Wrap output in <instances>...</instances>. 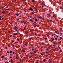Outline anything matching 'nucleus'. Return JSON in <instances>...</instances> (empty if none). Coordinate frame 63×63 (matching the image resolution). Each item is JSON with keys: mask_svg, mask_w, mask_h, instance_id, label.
I'll list each match as a JSON object with an SVG mask.
<instances>
[{"mask_svg": "<svg viewBox=\"0 0 63 63\" xmlns=\"http://www.w3.org/2000/svg\"><path fill=\"white\" fill-rule=\"evenodd\" d=\"M12 43H13V42H14V40H13L12 41Z\"/></svg>", "mask_w": 63, "mask_h": 63, "instance_id": "nucleus-43", "label": "nucleus"}, {"mask_svg": "<svg viewBox=\"0 0 63 63\" xmlns=\"http://www.w3.org/2000/svg\"><path fill=\"white\" fill-rule=\"evenodd\" d=\"M10 13H9V14L8 15V16H10Z\"/></svg>", "mask_w": 63, "mask_h": 63, "instance_id": "nucleus-39", "label": "nucleus"}, {"mask_svg": "<svg viewBox=\"0 0 63 63\" xmlns=\"http://www.w3.org/2000/svg\"><path fill=\"white\" fill-rule=\"evenodd\" d=\"M56 48H55V49H54V50H56Z\"/></svg>", "mask_w": 63, "mask_h": 63, "instance_id": "nucleus-46", "label": "nucleus"}, {"mask_svg": "<svg viewBox=\"0 0 63 63\" xmlns=\"http://www.w3.org/2000/svg\"><path fill=\"white\" fill-rule=\"evenodd\" d=\"M60 40H61V39H62V37H60Z\"/></svg>", "mask_w": 63, "mask_h": 63, "instance_id": "nucleus-20", "label": "nucleus"}, {"mask_svg": "<svg viewBox=\"0 0 63 63\" xmlns=\"http://www.w3.org/2000/svg\"><path fill=\"white\" fill-rule=\"evenodd\" d=\"M23 47H25V46L23 45Z\"/></svg>", "mask_w": 63, "mask_h": 63, "instance_id": "nucleus-60", "label": "nucleus"}, {"mask_svg": "<svg viewBox=\"0 0 63 63\" xmlns=\"http://www.w3.org/2000/svg\"><path fill=\"white\" fill-rule=\"evenodd\" d=\"M6 10H7V11H9V10H10V9H6Z\"/></svg>", "mask_w": 63, "mask_h": 63, "instance_id": "nucleus-23", "label": "nucleus"}, {"mask_svg": "<svg viewBox=\"0 0 63 63\" xmlns=\"http://www.w3.org/2000/svg\"><path fill=\"white\" fill-rule=\"evenodd\" d=\"M47 51H48V48H47Z\"/></svg>", "mask_w": 63, "mask_h": 63, "instance_id": "nucleus-40", "label": "nucleus"}, {"mask_svg": "<svg viewBox=\"0 0 63 63\" xmlns=\"http://www.w3.org/2000/svg\"><path fill=\"white\" fill-rule=\"evenodd\" d=\"M32 15L34 14V13H33V12L32 13Z\"/></svg>", "mask_w": 63, "mask_h": 63, "instance_id": "nucleus-51", "label": "nucleus"}, {"mask_svg": "<svg viewBox=\"0 0 63 63\" xmlns=\"http://www.w3.org/2000/svg\"><path fill=\"white\" fill-rule=\"evenodd\" d=\"M29 10H30V11H33V9L31 8H29Z\"/></svg>", "mask_w": 63, "mask_h": 63, "instance_id": "nucleus-3", "label": "nucleus"}, {"mask_svg": "<svg viewBox=\"0 0 63 63\" xmlns=\"http://www.w3.org/2000/svg\"><path fill=\"white\" fill-rule=\"evenodd\" d=\"M50 21V20H48V21Z\"/></svg>", "mask_w": 63, "mask_h": 63, "instance_id": "nucleus-63", "label": "nucleus"}, {"mask_svg": "<svg viewBox=\"0 0 63 63\" xmlns=\"http://www.w3.org/2000/svg\"><path fill=\"white\" fill-rule=\"evenodd\" d=\"M12 37V35H11L10 36V37Z\"/></svg>", "mask_w": 63, "mask_h": 63, "instance_id": "nucleus-34", "label": "nucleus"}, {"mask_svg": "<svg viewBox=\"0 0 63 63\" xmlns=\"http://www.w3.org/2000/svg\"><path fill=\"white\" fill-rule=\"evenodd\" d=\"M19 15V14H16V16H18Z\"/></svg>", "mask_w": 63, "mask_h": 63, "instance_id": "nucleus-12", "label": "nucleus"}, {"mask_svg": "<svg viewBox=\"0 0 63 63\" xmlns=\"http://www.w3.org/2000/svg\"><path fill=\"white\" fill-rule=\"evenodd\" d=\"M31 39H32V38H29L28 39V40H29L30 41V40H31Z\"/></svg>", "mask_w": 63, "mask_h": 63, "instance_id": "nucleus-5", "label": "nucleus"}, {"mask_svg": "<svg viewBox=\"0 0 63 63\" xmlns=\"http://www.w3.org/2000/svg\"><path fill=\"white\" fill-rule=\"evenodd\" d=\"M38 17V18H42V16Z\"/></svg>", "mask_w": 63, "mask_h": 63, "instance_id": "nucleus-13", "label": "nucleus"}, {"mask_svg": "<svg viewBox=\"0 0 63 63\" xmlns=\"http://www.w3.org/2000/svg\"><path fill=\"white\" fill-rule=\"evenodd\" d=\"M45 61H46V59H44V60H43V61H44V62H45Z\"/></svg>", "mask_w": 63, "mask_h": 63, "instance_id": "nucleus-16", "label": "nucleus"}, {"mask_svg": "<svg viewBox=\"0 0 63 63\" xmlns=\"http://www.w3.org/2000/svg\"><path fill=\"white\" fill-rule=\"evenodd\" d=\"M22 51L23 52H25V50H22Z\"/></svg>", "mask_w": 63, "mask_h": 63, "instance_id": "nucleus-29", "label": "nucleus"}, {"mask_svg": "<svg viewBox=\"0 0 63 63\" xmlns=\"http://www.w3.org/2000/svg\"><path fill=\"white\" fill-rule=\"evenodd\" d=\"M47 37H49V35H48V34L47 35Z\"/></svg>", "mask_w": 63, "mask_h": 63, "instance_id": "nucleus-58", "label": "nucleus"}, {"mask_svg": "<svg viewBox=\"0 0 63 63\" xmlns=\"http://www.w3.org/2000/svg\"><path fill=\"white\" fill-rule=\"evenodd\" d=\"M34 49H32V51H33V50H34Z\"/></svg>", "mask_w": 63, "mask_h": 63, "instance_id": "nucleus-61", "label": "nucleus"}, {"mask_svg": "<svg viewBox=\"0 0 63 63\" xmlns=\"http://www.w3.org/2000/svg\"><path fill=\"white\" fill-rule=\"evenodd\" d=\"M32 55H31L29 57V58H31L32 57Z\"/></svg>", "mask_w": 63, "mask_h": 63, "instance_id": "nucleus-9", "label": "nucleus"}, {"mask_svg": "<svg viewBox=\"0 0 63 63\" xmlns=\"http://www.w3.org/2000/svg\"><path fill=\"white\" fill-rule=\"evenodd\" d=\"M19 18H17V20H19Z\"/></svg>", "mask_w": 63, "mask_h": 63, "instance_id": "nucleus-37", "label": "nucleus"}, {"mask_svg": "<svg viewBox=\"0 0 63 63\" xmlns=\"http://www.w3.org/2000/svg\"><path fill=\"white\" fill-rule=\"evenodd\" d=\"M46 53L48 54V52H46Z\"/></svg>", "mask_w": 63, "mask_h": 63, "instance_id": "nucleus-26", "label": "nucleus"}, {"mask_svg": "<svg viewBox=\"0 0 63 63\" xmlns=\"http://www.w3.org/2000/svg\"><path fill=\"white\" fill-rule=\"evenodd\" d=\"M41 55H44V53L41 54Z\"/></svg>", "mask_w": 63, "mask_h": 63, "instance_id": "nucleus-31", "label": "nucleus"}, {"mask_svg": "<svg viewBox=\"0 0 63 63\" xmlns=\"http://www.w3.org/2000/svg\"><path fill=\"white\" fill-rule=\"evenodd\" d=\"M6 8H8V6H7L6 7Z\"/></svg>", "mask_w": 63, "mask_h": 63, "instance_id": "nucleus-55", "label": "nucleus"}, {"mask_svg": "<svg viewBox=\"0 0 63 63\" xmlns=\"http://www.w3.org/2000/svg\"><path fill=\"white\" fill-rule=\"evenodd\" d=\"M60 35H62L63 34V33H62L61 32L60 33Z\"/></svg>", "mask_w": 63, "mask_h": 63, "instance_id": "nucleus-15", "label": "nucleus"}, {"mask_svg": "<svg viewBox=\"0 0 63 63\" xmlns=\"http://www.w3.org/2000/svg\"><path fill=\"white\" fill-rule=\"evenodd\" d=\"M35 11H36V12H37V11H38V10H37V9H36Z\"/></svg>", "mask_w": 63, "mask_h": 63, "instance_id": "nucleus-30", "label": "nucleus"}, {"mask_svg": "<svg viewBox=\"0 0 63 63\" xmlns=\"http://www.w3.org/2000/svg\"><path fill=\"white\" fill-rule=\"evenodd\" d=\"M56 42V41H55L53 43V44L54 45H55V44H56V43H55Z\"/></svg>", "mask_w": 63, "mask_h": 63, "instance_id": "nucleus-7", "label": "nucleus"}, {"mask_svg": "<svg viewBox=\"0 0 63 63\" xmlns=\"http://www.w3.org/2000/svg\"><path fill=\"white\" fill-rule=\"evenodd\" d=\"M2 17V16H0V18H1Z\"/></svg>", "mask_w": 63, "mask_h": 63, "instance_id": "nucleus-59", "label": "nucleus"}, {"mask_svg": "<svg viewBox=\"0 0 63 63\" xmlns=\"http://www.w3.org/2000/svg\"><path fill=\"white\" fill-rule=\"evenodd\" d=\"M7 53H9V54H10V52L8 51H7Z\"/></svg>", "mask_w": 63, "mask_h": 63, "instance_id": "nucleus-18", "label": "nucleus"}, {"mask_svg": "<svg viewBox=\"0 0 63 63\" xmlns=\"http://www.w3.org/2000/svg\"><path fill=\"white\" fill-rule=\"evenodd\" d=\"M62 28H60V30H62Z\"/></svg>", "mask_w": 63, "mask_h": 63, "instance_id": "nucleus-38", "label": "nucleus"}, {"mask_svg": "<svg viewBox=\"0 0 63 63\" xmlns=\"http://www.w3.org/2000/svg\"><path fill=\"white\" fill-rule=\"evenodd\" d=\"M21 60H21V59H20V61H21Z\"/></svg>", "mask_w": 63, "mask_h": 63, "instance_id": "nucleus-52", "label": "nucleus"}, {"mask_svg": "<svg viewBox=\"0 0 63 63\" xmlns=\"http://www.w3.org/2000/svg\"><path fill=\"white\" fill-rule=\"evenodd\" d=\"M42 45H44V43L42 42Z\"/></svg>", "mask_w": 63, "mask_h": 63, "instance_id": "nucleus-22", "label": "nucleus"}, {"mask_svg": "<svg viewBox=\"0 0 63 63\" xmlns=\"http://www.w3.org/2000/svg\"><path fill=\"white\" fill-rule=\"evenodd\" d=\"M35 21H37V19H35Z\"/></svg>", "mask_w": 63, "mask_h": 63, "instance_id": "nucleus-47", "label": "nucleus"}, {"mask_svg": "<svg viewBox=\"0 0 63 63\" xmlns=\"http://www.w3.org/2000/svg\"><path fill=\"white\" fill-rule=\"evenodd\" d=\"M55 39L56 40H57V38H55Z\"/></svg>", "mask_w": 63, "mask_h": 63, "instance_id": "nucleus-32", "label": "nucleus"}, {"mask_svg": "<svg viewBox=\"0 0 63 63\" xmlns=\"http://www.w3.org/2000/svg\"><path fill=\"white\" fill-rule=\"evenodd\" d=\"M53 17H56V16H55L54 15H53L52 16H51V19H53Z\"/></svg>", "mask_w": 63, "mask_h": 63, "instance_id": "nucleus-2", "label": "nucleus"}, {"mask_svg": "<svg viewBox=\"0 0 63 63\" xmlns=\"http://www.w3.org/2000/svg\"><path fill=\"white\" fill-rule=\"evenodd\" d=\"M15 52H13V54H15Z\"/></svg>", "mask_w": 63, "mask_h": 63, "instance_id": "nucleus-27", "label": "nucleus"}, {"mask_svg": "<svg viewBox=\"0 0 63 63\" xmlns=\"http://www.w3.org/2000/svg\"><path fill=\"white\" fill-rule=\"evenodd\" d=\"M11 63H13V60H12V59H11Z\"/></svg>", "mask_w": 63, "mask_h": 63, "instance_id": "nucleus-8", "label": "nucleus"}, {"mask_svg": "<svg viewBox=\"0 0 63 63\" xmlns=\"http://www.w3.org/2000/svg\"><path fill=\"white\" fill-rule=\"evenodd\" d=\"M45 10H48V9H46V8H45Z\"/></svg>", "mask_w": 63, "mask_h": 63, "instance_id": "nucleus-36", "label": "nucleus"}, {"mask_svg": "<svg viewBox=\"0 0 63 63\" xmlns=\"http://www.w3.org/2000/svg\"><path fill=\"white\" fill-rule=\"evenodd\" d=\"M36 26H37V24H34L33 26L34 27H36Z\"/></svg>", "mask_w": 63, "mask_h": 63, "instance_id": "nucleus-4", "label": "nucleus"}, {"mask_svg": "<svg viewBox=\"0 0 63 63\" xmlns=\"http://www.w3.org/2000/svg\"><path fill=\"white\" fill-rule=\"evenodd\" d=\"M1 51H3V49H1Z\"/></svg>", "mask_w": 63, "mask_h": 63, "instance_id": "nucleus-53", "label": "nucleus"}, {"mask_svg": "<svg viewBox=\"0 0 63 63\" xmlns=\"http://www.w3.org/2000/svg\"><path fill=\"white\" fill-rule=\"evenodd\" d=\"M36 61H37V62H38L39 61V60H37Z\"/></svg>", "mask_w": 63, "mask_h": 63, "instance_id": "nucleus-56", "label": "nucleus"}, {"mask_svg": "<svg viewBox=\"0 0 63 63\" xmlns=\"http://www.w3.org/2000/svg\"><path fill=\"white\" fill-rule=\"evenodd\" d=\"M56 37H57V38H58V36H57V35H56Z\"/></svg>", "mask_w": 63, "mask_h": 63, "instance_id": "nucleus-50", "label": "nucleus"}, {"mask_svg": "<svg viewBox=\"0 0 63 63\" xmlns=\"http://www.w3.org/2000/svg\"><path fill=\"white\" fill-rule=\"evenodd\" d=\"M26 29V28L25 27L24 28V29Z\"/></svg>", "mask_w": 63, "mask_h": 63, "instance_id": "nucleus-62", "label": "nucleus"}, {"mask_svg": "<svg viewBox=\"0 0 63 63\" xmlns=\"http://www.w3.org/2000/svg\"><path fill=\"white\" fill-rule=\"evenodd\" d=\"M45 39L46 40H47V38H45Z\"/></svg>", "mask_w": 63, "mask_h": 63, "instance_id": "nucleus-44", "label": "nucleus"}, {"mask_svg": "<svg viewBox=\"0 0 63 63\" xmlns=\"http://www.w3.org/2000/svg\"><path fill=\"white\" fill-rule=\"evenodd\" d=\"M51 40H52V41H54V38H51Z\"/></svg>", "mask_w": 63, "mask_h": 63, "instance_id": "nucleus-14", "label": "nucleus"}, {"mask_svg": "<svg viewBox=\"0 0 63 63\" xmlns=\"http://www.w3.org/2000/svg\"><path fill=\"white\" fill-rule=\"evenodd\" d=\"M5 59H6V60H7V59H8V58H5Z\"/></svg>", "mask_w": 63, "mask_h": 63, "instance_id": "nucleus-42", "label": "nucleus"}, {"mask_svg": "<svg viewBox=\"0 0 63 63\" xmlns=\"http://www.w3.org/2000/svg\"><path fill=\"white\" fill-rule=\"evenodd\" d=\"M60 52H62V50H60Z\"/></svg>", "mask_w": 63, "mask_h": 63, "instance_id": "nucleus-41", "label": "nucleus"}, {"mask_svg": "<svg viewBox=\"0 0 63 63\" xmlns=\"http://www.w3.org/2000/svg\"><path fill=\"white\" fill-rule=\"evenodd\" d=\"M55 33H57V32H56V31H55Z\"/></svg>", "mask_w": 63, "mask_h": 63, "instance_id": "nucleus-54", "label": "nucleus"}, {"mask_svg": "<svg viewBox=\"0 0 63 63\" xmlns=\"http://www.w3.org/2000/svg\"><path fill=\"white\" fill-rule=\"evenodd\" d=\"M5 13V12H2V14H4V13Z\"/></svg>", "mask_w": 63, "mask_h": 63, "instance_id": "nucleus-19", "label": "nucleus"}, {"mask_svg": "<svg viewBox=\"0 0 63 63\" xmlns=\"http://www.w3.org/2000/svg\"><path fill=\"white\" fill-rule=\"evenodd\" d=\"M32 1L33 2H35V0H32Z\"/></svg>", "mask_w": 63, "mask_h": 63, "instance_id": "nucleus-25", "label": "nucleus"}, {"mask_svg": "<svg viewBox=\"0 0 63 63\" xmlns=\"http://www.w3.org/2000/svg\"><path fill=\"white\" fill-rule=\"evenodd\" d=\"M8 61H6V62H5V63H8Z\"/></svg>", "mask_w": 63, "mask_h": 63, "instance_id": "nucleus-33", "label": "nucleus"}, {"mask_svg": "<svg viewBox=\"0 0 63 63\" xmlns=\"http://www.w3.org/2000/svg\"><path fill=\"white\" fill-rule=\"evenodd\" d=\"M12 52H13V51H10V52L11 53H12Z\"/></svg>", "mask_w": 63, "mask_h": 63, "instance_id": "nucleus-10", "label": "nucleus"}, {"mask_svg": "<svg viewBox=\"0 0 63 63\" xmlns=\"http://www.w3.org/2000/svg\"><path fill=\"white\" fill-rule=\"evenodd\" d=\"M23 21H22V20L21 21V23H22Z\"/></svg>", "mask_w": 63, "mask_h": 63, "instance_id": "nucleus-28", "label": "nucleus"}, {"mask_svg": "<svg viewBox=\"0 0 63 63\" xmlns=\"http://www.w3.org/2000/svg\"><path fill=\"white\" fill-rule=\"evenodd\" d=\"M4 55L2 56V58H4Z\"/></svg>", "mask_w": 63, "mask_h": 63, "instance_id": "nucleus-17", "label": "nucleus"}, {"mask_svg": "<svg viewBox=\"0 0 63 63\" xmlns=\"http://www.w3.org/2000/svg\"><path fill=\"white\" fill-rule=\"evenodd\" d=\"M43 20H45V18H43Z\"/></svg>", "mask_w": 63, "mask_h": 63, "instance_id": "nucleus-48", "label": "nucleus"}, {"mask_svg": "<svg viewBox=\"0 0 63 63\" xmlns=\"http://www.w3.org/2000/svg\"><path fill=\"white\" fill-rule=\"evenodd\" d=\"M25 46H27V43H26L25 44Z\"/></svg>", "mask_w": 63, "mask_h": 63, "instance_id": "nucleus-24", "label": "nucleus"}, {"mask_svg": "<svg viewBox=\"0 0 63 63\" xmlns=\"http://www.w3.org/2000/svg\"><path fill=\"white\" fill-rule=\"evenodd\" d=\"M34 53H36V51H34Z\"/></svg>", "mask_w": 63, "mask_h": 63, "instance_id": "nucleus-35", "label": "nucleus"}, {"mask_svg": "<svg viewBox=\"0 0 63 63\" xmlns=\"http://www.w3.org/2000/svg\"><path fill=\"white\" fill-rule=\"evenodd\" d=\"M49 16H50V15H49Z\"/></svg>", "mask_w": 63, "mask_h": 63, "instance_id": "nucleus-64", "label": "nucleus"}, {"mask_svg": "<svg viewBox=\"0 0 63 63\" xmlns=\"http://www.w3.org/2000/svg\"><path fill=\"white\" fill-rule=\"evenodd\" d=\"M17 41H19V39L18 38L17 39Z\"/></svg>", "mask_w": 63, "mask_h": 63, "instance_id": "nucleus-49", "label": "nucleus"}, {"mask_svg": "<svg viewBox=\"0 0 63 63\" xmlns=\"http://www.w3.org/2000/svg\"><path fill=\"white\" fill-rule=\"evenodd\" d=\"M30 21H33V20L32 19H30Z\"/></svg>", "mask_w": 63, "mask_h": 63, "instance_id": "nucleus-11", "label": "nucleus"}, {"mask_svg": "<svg viewBox=\"0 0 63 63\" xmlns=\"http://www.w3.org/2000/svg\"><path fill=\"white\" fill-rule=\"evenodd\" d=\"M35 35L37 36V34L36 33H35Z\"/></svg>", "mask_w": 63, "mask_h": 63, "instance_id": "nucleus-45", "label": "nucleus"}, {"mask_svg": "<svg viewBox=\"0 0 63 63\" xmlns=\"http://www.w3.org/2000/svg\"><path fill=\"white\" fill-rule=\"evenodd\" d=\"M17 33H14L13 34V35H17Z\"/></svg>", "mask_w": 63, "mask_h": 63, "instance_id": "nucleus-6", "label": "nucleus"}, {"mask_svg": "<svg viewBox=\"0 0 63 63\" xmlns=\"http://www.w3.org/2000/svg\"><path fill=\"white\" fill-rule=\"evenodd\" d=\"M26 34H28V32L27 31L26 32Z\"/></svg>", "mask_w": 63, "mask_h": 63, "instance_id": "nucleus-21", "label": "nucleus"}, {"mask_svg": "<svg viewBox=\"0 0 63 63\" xmlns=\"http://www.w3.org/2000/svg\"><path fill=\"white\" fill-rule=\"evenodd\" d=\"M17 27L15 26L14 27V30L16 31H17Z\"/></svg>", "mask_w": 63, "mask_h": 63, "instance_id": "nucleus-1", "label": "nucleus"}, {"mask_svg": "<svg viewBox=\"0 0 63 63\" xmlns=\"http://www.w3.org/2000/svg\"><path fill=\"white\" fill-rule=\"evenodd\" d=\"M51 35L52 36H53V34H52Z\"/></svg>", "mask_w": 63, "mask_h": 63, "instance_id": "nucleus-57", "label": "nucleus"}]
</instances>
